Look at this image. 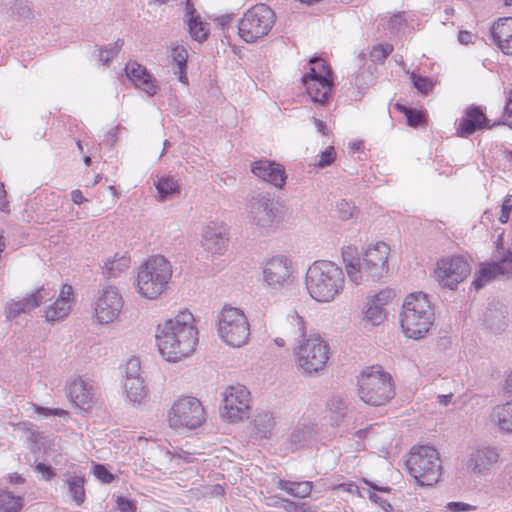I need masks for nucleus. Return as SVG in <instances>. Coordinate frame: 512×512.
Listing matches in <instances>:
<instances>
[{
  "label": "nucleus",
  "instance_id": "nucleus-1",
  "mask_svg": "<svg viewBox=\"0 0 512 512\" xmlns=\"http://www.w3.org/2000/svg\"><path fill=\"white\" fill-rule=\"evenodd\" d=\"M156 344L159 353L168 362H177L191 355L198 343V330L194 316L188 311H180L174 318L158 325Z\"/></svg>",
  "mask_w": 512,
  "mask_h": 512
},
{
  "label": "nucleus",
  "instance_id": "nucleus-2",
  "mask_svg": "<svg viewBox=\"0 0 512 512\" xmlns=\"http://www.w3.org/2000/svg\"><path fill=\"white\" fill-rule=\"evenodd\" d=\"M345 275L331 261H315L307 270L305 285L309 295L317 302H330L342 293Z\"/></svg>",
  "mask_w": 512,
  "mask_h": 512
},
{
  "label": "nucleus",
  "instance_id": "nucleus-3",
  "mask_svg": "<svg viewBox=\"0 0 512 512\" xmlns=\"http://www.w3.org/2000/svg\"><path fill=\"white\" fill-rule=\"evenodd\" d=\"M435 320L429 295L422 291L406 296L400 313V325L405 336L414 340L424 338Z\"/></svg>",
  "mask_w": 512,
  "mask_h": 512
},
{
  "label": "nucleus",
  "instance_id": "nucleus-4",
  "mask_svg": "<svg viewBox=\"0 0 512 512\" xmlns=\"http://www.w3.org/2000/svg\"><path fill=\"white\" fill-rule=\"evenodd\" d=\"M172 277V266L162 255L149 257L137 272V292L149 300L157 299L167 288Z\"/></svg>",
  "mask_w": 512,
  "mask_h": 512
},
{
  "label": "nucleus",
  "instance_id": "nucleus-5",
  "mask_svg": "<svg viewBox=\"0 0 512 512\" xmlns=\"http://www.w3.org/2000/svg\"><path fill=\"white\" fill-rule=\"evenodd\" d=\"M390 248L385 242H377L365 251L362 262L352 259L346 264L349 279L359 285L365 278L367 281H380L388 273V255Z\"/></svg>",
  "mask_w": 512,
  "mask_h": 512
},
{
  "label": "nucleus",
  "instance_id": "nucleus-6",
  "mask_svg": "<svg viewBox=\"0 0 512 512\" xmlns=\"http://www.w3.org/2000/svg\"><path fill=\"white\" fill-rule=\"evenodd\" d=\"M292 322L298 326L303 337L298 350L295 352L297 363L305 374L312 375L322 370L329 359V345L320 335H310L305 338V322L297 312L291 316Z\"/></svg>",
  "mask_w": 512,
  "mask_h": 512
},
{
  "label": "nucleus",
  "instance_id": "nucleus-7",
  "mask_svg": "<svg viewBox=\"0 0 512 512\" xmlns=\"http://www.w3.org/2000/svg\"><path fill=\"white\" fill-rule=\"evenodd\" d=\"M405 465L416 484L422 487L436 484L441 475L440 454L429 445L413 446Z\"/></svg>",
  "mask_w": 512,
  "mask_h": 512
},
{
  "label": "nucleus",
  "instance_id": "nucleus-8",
  "mask_svg": "<svg viewBox=\"0 0 512 512\" xmlns=\"http://www.w3.org/2000/svg\"><path fill=\"white\" fill-rule=\"evenodd\" d=\"M358 394L360 399L368 405L386 404L395 395L391 375L383 371L380 366L368 367L358 377Z\"/></svg>",
  "mask_w": 512,
  "mask_h": 512
},
{
  "label": "nucleus",
  "instance_id": "nucleus-9",
  "mask_svg": "<svg viewBox=\"0 0 512 512\" xmlns=\"http://www.w3.org/2000/svg\"><path fill=\"white\" fill-rule=\"evenodd\" d=\"M217 331L223 342L231 347H241L250 335L249 323L242 310L224 306L217 317Z\"/></svg>",
  "mask_w": 512,
  "mask_h": 512
},
{
  "label": "nucleus",
  "instance_id": "nucleus-10",
  "mask_svg": "<svg viewBox=\"0 0 512 512\" xmlns=\"http://www.w3.org/2000/svg\"><path fill=\"white\" fill-rule=\"evenodd\" d=\"M275 24V13L266 4L260 3L248 9L238 21L240 38L247 43L267 35Z\"/></svg>",
  "mask_w": 512,
  "mask_h": 512
},
{
  "label": "nucleus",
  "instance_id": "nucleus-11",
  "mask_svg": "<svg viewBox=\"0 0 512 512\" xmlns=\"http://www.w3.org/2000/svg\"><path fill=\"white\" fill-rule=\"evenodd\" d=\"M204 421V408L201 402L192 396H185L176 400L169 413V426L175 429L194 430Z\"/></svg>",
  "mask_w": 512,
  "mask_h": 512
},
{
  "label": "nucleus",
  "instance_id": "nucleus-12",
  "mask_svg": "<svg viewBox=\"0 0 512 512\" xmlns=\"http://www.w3.org/2000/svg\"><path fill=\"white\" fill-rule=\"evenodd\" d=\"M471 273V266L462 255H453L437 262L436 279L442 288L456 290Z\"/></svg>",
  "mask_w": 512,
  "mask_h": 512
},
{
  "label": "nucleus",
  "instance_id": "nucleus-13",
  "mask_svg": "<svg viewBox=\"0 0 512 512\" xmlns=\"http://www.w3.org/2000/svg\"><path fill=\"white\" fill-rule=\"evenodd\" d=\"M221 416L230 423L242 420L250 408V392L244 385H231L222 393Z\"/></svg>",
  "mask_w": 512,
  "mask_h": 512
},
{
  "label": "nucleus",
  "instance_id": "nucleus-14",
  "mask_svg": "<svg viewBox=\"0 0 512 512\" xmlns=\"http://www.w3.org/2000/svg\"><path fill=\"white\" fill-rule=\"evenodd\" d=\"M499 276L512 279V250L507 249L497 259L482 262L472 280L476 291L482 289L487 283Z\"/></svg>",
  "mask_w": 512,
  "mask_h": 512
},
{
  "label": "nucleus",
  "instance_id": "nucleus-15",
  "mask_svg": "<svg viewBox=\"0 0 512 512\" xmlns=\"http://www.w3.org/2000/svg\"><path fill=\"white\" fill-rule=\"evenodd\" d=\"M122 308L123 299L119 290L115 286L109 285L103 288L95 302L96 319L101 324L111 323L118 317Z\"/></svg>",
  "mask_w": 512,
  "mask_h": 512
},
{
  "label": "nucleus",
  "instance_id": "nucleus-16",
  "mask_svg": "<svg viewBox=\"0 0 512 512\" xmlns=\"http://www.w3.org/2000/svg\"><path fill=\"white\" fill-rule=\"evenodd\" d=\"M291 261L284 255L268 259L263 268L264 281L273 289H279L291 281Z\"/></svg>",
  "mask_w": 512,
  "mask_h": 512
},
{
  "label": "nucleus",
  "instance_id": "nucleus-17",
  "mask_svg": "<svg viewBox=\"0 0 512 512\" xmlns=\"http://www.w3.org/2000/svg\"><path fill=\"white\" fill-rule=\"evenodd\" d=\"M251 172L259 179L266 181L276 188H282L286 183L284 167L267 159H260L251 164Z\"/></svg>",
  "mask_w": 512,
  "mask_h": 512
},
{
  "label": "nucleus",
  "instance_id": "nucleus-18",
  "mask_svg": "<svg viewBox=\"0 0 512 512\" xmlns=\"http://www.w3.org/2000/svg\"><path fill=\"white\" fill-rule=\"evenodd\" d=\"M49 295V291L44 287H41L18 301L12 300L5 308L6 318L10 320L20 314L31 312L33 309L44 304Z\"/></svg>",
  "mask_w": 512,
  "mask_h": 512
},
{
  "label": "nucleus",
  "instance_id": "nucleus-19",
  "mask_svg": "<svg viewBox=\"0 0 512 512\" xmlns=\"http://www.w3.org/2000/svg\"><path fill=\"white\" fill-rule=\"evenodd\" d=\"M125 73L135 87L142 89L148 96L156 94V80L146 67L136 61H129L125 66Z\"/></svg>",
  "mask_w": 512,
  "mask_h": 512
},
{
  "label": "nucleus",
  "instance_id": "nucleus-20",
  "mask_svg": "<svg viewBox=\"0 0 512 512\" xmlns=\"http://www.w3.org/2000/svg\"><path fill=\"white\" fill-rule=\"evenodd\" d=\"M73 300V287L71 285L64 284L57 299L45 311L46 321L53 324L65 318L70 312Z\"/></svg>",
  "mask_w": 512,
  "mask_h": 512
},
{
  "label": "nucleus",
  "instance_id": "nucleus-21",
  "mask_svg": "<svg viewBox=\"0 0 512 512\" xmlns=\"http://www.w3.org/2000/svg\"><path fill=\"white\" fill-rule=\"evenodd\" d=\"M488 118L478 106H471L465 110L457 127V134L461 137H468L479 129L488 126Z\"/></svg>",
  "mask_w": 512,
  "mask_h": 512
},
{
  "label": "nucleus",
  "instance_id": "nucleus-22",
  "mask_svg": "<svg viewBox=\"0 0 512 512\" xmlns=\"http://www.w3.org/2000/svg\"><path fill=\"white\" fill-rule=\"evenodd\" d=\"M499 454L494 447H482L470 455L468 467L477 474L485 475L498 461Z\"/></svg>",
  "mask_w": 512,
  "mask_h": 512
},
{
  "label": "nucleus",
  "instance_id": "nucleus-23",
  "mask_svg": "<svg viewBox=\"0 0 512 512\" xmlns=\"http://www.w3.org/2000/svg\"><path fill=\"white\" fill-rule=\"evenodd\" d=\"M223 226H206L202 233V246L213 254H223L227 248L228 236Z\"/></svg>",
  "mask_w": 512,
  "mask_h": 512
},
{
  "label": "nucleus",
  "instance_id": "nucleus-24",
  "mask_svg": "<svg viewBox=\"0 0 512 512\" xmlns=\"http://www.w3.org/2000/svg\"><path fill=\"white\" fill-rule=\"evenodd\" d=\"M70 400L79 408H90L93 400V387L81 377L71 381L68 387Z\"/></svg>",
  "mask_w": 512,
  "mask_h": 512
},
{
  "label": "nucleus",
  "instance_id": "nucleus-25",
  "mask_svg": "<svg viewBox=\"0 0 512 512\" xmlns=\"http://www.w3.org/2000/svg\"><path fill=\"white\" fill-rule=\"evenodd\" d=\"M249 205L254 214L263 217H260V221H273L276 217V212H278V208L276 207L273 199L270 198L269 194H257L252 196Z\"/></svg>",
  "mask_w": 512,
  "mask_h": 512
},
{
  "label": "nucleus",
  "instance_id": "nucleus-26",
  "mask_svg": "<svg viewBox=\"0 0 512 512\" xmlns=\"http://www.w3.org/2000/svg\"><path fill=\"white\" fill-rule=\"evenodd\" d=\"M320 81H308L303 84L306 92L315 103H324L330 97L332 78L320 76Z\"/></svg>",
  "mask_w": 512,
  "mask_h": 512
},
{
  "label": "nucleus",
  "instance_id": "nucleus-27",
  "mask_svg": "<svg viewBox=\"0 0 512 512\" xmlns=\"http://www.w3.org/2000/svg\"><path fill=\"white\" fill-rule=\"evenodd\" d=\"M154 186L158 192V199L165 201L180 193L178 180L171 175L157 176L154 180Z\"/></svg>",
  "mask_w": 512,
  "mask_h": 512
},
{
  "label": "nucleus",
  "instance_id": "nucleus-28",
  "mask_svg": "<svg viewBox=\"0 0 512 512\" xmlns=\"http://www.w3.org/2000/svg\"><path fill=\"white\" fill-rule=\"evenodd\" d=\"M85 482V476L78 474L69 475L64 480L68 494L77 506H82L86 500Z\"/></svg>",
  "mask_w": 512,
  "mask_h": 512
},
{
  "label": "nucleus",
  "instance_id": "nucleus-29",
  "mask_svg": "<svg viewBox=\"0 0 512 512\" xmlns=\"http://www.w3.org/2000/svg\"><path fill=\"white\" fill-rule=\"evenodd\" d=\"M171 57L173 60V71L175 75H178V80L184 84L188 83V78L186 75L187 70V59L188 52L187 50L180 45L172 48Z\"/></svg>",
  "mask_w": 512,
  "mask_h": 512
},
{
  "label": "nucleus",
  "instance_id": "nucleus-30",
  "mask_svg": "<svg viewBox=\"0 0 512 512\" xmlns=\"http://www.w3.org/2000/svg\"><path fill=\"white\" fill-rule=\"evenodd\" d=\"M130 265V257L116 253L113 258H107L102 266L103 274L107 278H116Z\"/></svg>",
  "mask_w": 512,
  "mask_h": 512
},
{
  "label": "nucleus",
  "instance_id": "nucleus-31",
  "mask_svg": "<svg viewBox=\"0 0 512 512\" xmlns=\"http://www.w3.org/2000/svg\"><path fill=\"white\" fill-rule=\"evenodd\" d=\"M312 482L310 481H289L280 479L278 481V488L284 490L289 495L298 498H305L311 494Z\"/></svg>",
  "mask_w": 512,
  "mask_h": 512
},
{
  "label": "nucleus",
  "instance_id": "nucleus-32",
  "mask_svg": "<svg viewBox=\"0 0 512 512\" xmlns=\"http://www.w3.org/2000/svg\"><path fill=\"white\" fill-rule=\"evenodd\" d=\"M274 426L275 421L271 412H260L254 418V433L260 438L268 439Z\"/></svg>",
  "mask_w": 512,
  "mask_h": 512
},
{
  "label": "nucleus",
  "instance_id": "nucleus-33",
  "mask_svg": "<svg viewBox=\"0 0 512 512\" xmlns=\"http://www.w3.org/2000/svg\"><path fill=\"white\" fill-rule=\"evenodd\" d=\"M491 37L496 45L512 36V17L499 18L491 27Z\"/></svg>",
  "mask_w": 512,
  "mask_h": 512
},
{
  "label": "nucleus",
  "instance_id": "nucleus-34",
  "mask_svg": "<svg viewBox=\"0 0 512 512\" xmlns=\"http://www.w3.org/2000/svg\"><path fill=\"white\" fill-rule=\"evenodd\" d=\"M309 64V72L302 76L303 84L308 81H320L319 75L332 78V70L323 60L313 57L309 60Z\"/></svg>",
  "mask_w": 512,
  "mask_h": 512
},
{
  "label": "nucleus",
  "instance_id": "nucleus-35",
  "mask_svg": "<svg viewBox=\"0 0 512 512\" xmlns=\"http://www.w3.org/2000/svg\"><path fill=\"white\" fill-rule=\"evenodd\" d=\"M23 505V496L15 495L8 489H0V512H19Z\"/></svg>",
  "mask_w": 512,
  "mask_h": 512
},
{
  "label": "nucleus",
  "instance_id": "nucleus-36",
  "mask_svg": "<svg viewBox=\"0 0 512 512\" xmlns=\"http://www.w3.org/2000/svg\"><path fill=\"white\" fill-rule=\"evenodd\" d=\"M124 389L128 399L133 403H140L146 396V387L143 378L125 379Z\"/></svg>",
  "mask_w": 512,
  "mask_h": 512
},
{
  "label": "nucleus",
  "instance_id": "nucleus-37",
  "mask_svg": "<svg viewBox=\"0 0 512 512\" xmlns=\"http://www.w3.org/2000/svg\"><path fill=\"white\" fill-rule=\"evenodd\" d=\"M498 427L503 433H512V401L496 408Z\"/></svg>",
  "mask_w": 512,
  "mask_h": 512
},
{
  "label": "nucleus",
  "instance_id": "nucleus-38",
  "mask_svg": "<svg viewBox=\"0 0 512 512\" xmlns=\"http://www.w3.org/2000/svg\"><path fill=\"white\" fill-rule=\"evenodd\" d=\"M185 23L188 25L190 36L195 41L202 43L208 38L209 24L202 21L201 16Z\"/></svg>",
  "mask_w": 512,
  "mask_h": 512
},
{
  "label": "nucleus",
  "instance_id": "nucleus-39",
  "mask_svg": "<svg viewBox=\"0 0 512 512\" xmlns=\"http://www.w3.org/2000/svg\"><path fill=\"white\" fill-rule=\"evenodd\" d=\"M327 406L331 412V422L333 426H339L346 416L347 405L340 397H332Z\"/></svg>",
  "mask_w": 512,
  "mask_h": 512
},
{
  "label": "nucleus",
  "instance_id": "nucleus-40",
  "mask_svg": "<svg viewBox=\"0 0 512 512\" xmlns=\"http://www.w3.org/2000/svg\"><path fill=\"white\" fill-rule=\"evenodd\" d=\"M363 314L364 319L374 326L380 324L386 317L384 308L371 300L367 303Z\"/></svg>",
  "mask_w": 512,
  "mask_h": 512
},
{
  "label": "nucleus",
  "instance_id": "nucleus-41",
  "mask_svg": "<svg viewBox=\"0 0 512 512\" xmlns=\"http://www.w3.org/2000/svg\"><path fill=\"white\" fill-rule=\"evenodd\" d=\"M396 107L405 115L409 126L416 128L425 122V115L422 111L400 104H396Z\"/></svg>",
  "mask_w": 512,
  "mask_h": 512
},
{
  "label": "nucleus",
  "instance_id": "nucleus-42",
  "mask_svg": "<svg viewBox=\"0 0 512 512\" xmlns=\"http://www.w3.org/2000/svg\"><path fill=\"white\" fill-rule=\"evenodd\" d=\"M124 41L117 39L113 44L104 46L98 50L99 61L107 65L121 50Z\"/></svg>",
  "mask_w": 512,
  "mask_h": 512
},
{
  "label": "nucleus",
  "instance_id": "nucleus-43",
  "mask_svg": "<svg viewBox=\"0 0 512 512\" xmlns=\"http://www.w3.org/2000/svg\"><path fill=\"white\" fill-rule=\"evenodd\" d=\"M312 437V431L308 427H297L290 435V442L296 448L304 447L308 444Z\"/></svg>",
  "mask_w": 512,
  "mask_h": 512
},
{
  "label": "nucleus",
  "instance_id": "nucleus-44",
  "mask_svg": "<svg viewBox=\"0 0 512 512\" xmlns=\"http://www.w3.org/2000/svg\"><path fill=\"white\" fill-rule=\"evenodd\" d=\"M91 473L103 484H111L117 479V476L102 463H93Z\"/></svg>",
  "mask_w": 512,
  "mask_h": 512
},
{
  "label": "nucleus",
  "instance_id": "nucleus-45",
  "mask_svg": "<svg viewBox=\"0 0 512 512\" xmlns=\"http://www.w3.org/2000/svg\"><path fill=\"white\" fill-rule=\"evenodd\" d=\"M393 49V45L389 43L375 45L370 51V59L373 63L383 64Z\"/></svg>",
  "mask_w": 512,
  "mask_h": 512
},
{
  "label": "nucleus",
  "instance_id": "nucleus-46",
  "mask_svg": "<svg viewBox=\"0 0 512 512\" xmlns=\"http://www.w3.org/2000/svg\"><path fill=\"white\" fill-rule=\"evenodd\" d=\"M10 12L12 16L19 20L29 18L31 9L28 0H14Z\"/></svg>",
  "mask_w": 512,
  "mask_h": 512
},
{
  "label": "nucleus",
  "instance_id": "nucleus-47",
  "mask_svg": "<svg viewBox=\"0 0 512 512\" xmlns=\"http://www.w3.org/2000/svg\"><path fill=\"white\" fill-rule=\"evenodd\" d=\"M33 410L36 414L42 416V417H65L68 415V412L61 408H50L41 406L38 404H33Z\"/></svg>",
  "mask_w": 512,
  "mask_h": 512
},
{
  "label": "nucleus",
  "instance_id": "nucleus-48",
  "mask_svg": "<svg viewBox=\"0 0 512 512\" xmlns=\"http://www.w3.org/2000/svg\"><path fill=\"white\" fill-rule=\"evenodd\" d=\"M34 471L40 474L45 481H51L56 476L55 468L49 463L35 461Z\"/></svg>",
  "mask_w": 512,
  "mask_h": 512
},
{
  "label": "nucleus",
  "instance_id": "nucleus-49",
  "mask_svg": "<svg viewBox=\"0 0 512 512\" xmlns=\"http://www.w3.org/2000/svg\"><path fill=\"white\" fill-rule=\"evenodd\" d=\"M410 79L413 86L421 93H428L432 89V82L427 77L412 73Z\"/></svg>",
  "mask_w": 512,
  "mask_h": 512
},
{
  "label": "nucleus",
  "instance_id": "nucleus-50",
  "mask_svg": "<svg viewBox=\"0 0 512 512\" xmlns=\"http://www.w3.org/2000/svg\"><path fill=\"white\" fill-rule=\"evenodd\" d=\"M116 507L119 512H136V501L125 496H117Z\"/></svg>",
  "mask_w": 512,
  "mask_h": 512
},
{
  "label": "nucleus",
  "instance_id": "nucleus-51",
  "mask_svg": "<svg viewBox=\"0 0 512 512\" xmlns=\"http://www.w3.org/2000/svg\"><path fill=\"white\" fill-rule=\"evenodd\" d=\"M140 360L136 357L130 358L126 363L125 373H126V379L129 378H142L140 376Z\"/></svg>",
  "mask_w": 512,
  "mask_h": 512
},
{
  "label": "nucleus",
  "instance_id": "nucleus-52",
  "mask_svg": "<svg viewBox=\"0 0 512 512\" xmlns=\"http://www.w3.org/2000/svg\"><path fill=\"white\" fill-rule=\"evenodd\" d=\"M512 212V195L508 194L505 196L503 203L500 208L499 221L501 224H505L510 220V214Z\"/></svg>",
  "mask_w": 512,
  "mask_h": 512
},
{
  "label": "nucleus",
  "instance_id": "nucleus-53",
  "mask_svg": "<svg viewBox=\"0 0 512 512\" xmlns=\"http://www.w3.org/2000/svg\"><path fill=\"white\" fill-rule=\"evenodd\" d=\"M336 158V152L333 146L328 147L325 151L321 152L320 159L317 163L319 168L330 166Z\"/></svg>",
  "mask_w": 512,
  "mask_h": 512
},
{
  "label": "nucleus",
  "instance_id": "nucleus-54",
  "mask_svg": "<svg viewBox=\"0 0 512 512\" xmlns=\"http://www.w3.org/2000/svg\"><path fill=\"white\" fill-rule=\"evenodd\" d=\"M337 212L341 220L346 221L353 215L354 206L346 200H341L337 203Z\"/></svg>",
  "mask_w": 512,
  "mask_h": 512
},
{
  "label": "nucleus",
  "instance_id": "nucleus-55",
  "mask_svg": "<svg viewBox=\"0 0 512 512\" xmlns=\"http://www.w3.org/2000/svg\"><path fill=\"white\" fill-rule=\"evenodd\" d=\"M283 508L287 512H309L310 509L306 503L303 502H295L289 499L283 500Z\"/></svg>",
  "mask_w": 512,
  "mask_h": 512
},
{
  "label": "nucleus",
  "instance_id": "nucleus-56",
  "mask_svg": "<svg viewBox=\"0 0 512 512\" xmlns=\"http://www.w3.org/2000/svg\"><path fill=\"white\" fill-rule=\"evenodd\" d=\"M446 508L450 512H470L476 510V506L461 501L448 502Z\"/></svg>",
  "mask_w": 512,
  "mask_h": 512
},
{
  "label": "nucleus",
  "instance_id": "nucleus-57",
  "mask_svg": "<svg viewBox=\"0 0 512 512\" xmlns=\"http://www.w3.org/2000/svg\"><path fill=\"white\" fill-rule=\"evenodd\" d=\"M394 296H395V293L393 290H390V289L381 290L379 293H377L373 296V299L371 301L375 302L376 304L379 303V305L383 307Z\"/></svg>",
  "mask_w": 512,
  "mask_h": 512
},
{
  "label": "nucleus",
  "instance_id": "nucleus-58",
  "mask_svg": "<svg viewBox=\"0 0 512 512\" xmlns=\"http://www.w3.org/2000/svg\"><path fill=\"white\" fill-rule=\"evenodd\" d=\"M369 500L377 505H379L385 512H393V506L382 497L378 496L376 493L368 491Z\"/></svg>",
  "mask_w": 512,
  "mask_h": 512
},
{
  "label": "nucleus",
  "instance_id": "nucleus-59",
  "mask_svg": "<svg viewBox=\"0 0 512 512\" xmlns=\"http://www.w3.org/2000/svg\"><path fill=\"white\" fill-rule=\"evenodd\" d=\"M199 16L194 2L192 0H185L184 22L194 20L195 18H199Z\"/></svg>",
  "mask_w": 512,
  "mask_h": 512
},
{
  "label": "nucleus",
  "instance_id": "nucleus-60",
  "mask_svg": "<svg viewBox=\"0 0 512 512\" xmlns=\"http://www.w3.org/2000/svg\"><path fill=\"white\" fill-rule=\"evenodd\" d=\"M404 18L402 14H395L393 15L389 22H388V28L391 32L397 33L401 27L403 26Z\"/></svg>",
  "mask_w": 512,
  "mask_h": 512
},
{
  "label": "nucleus",
  "instance_id": "nucleus-61",
  "mask_svg": "<svg viewBox=\"0 0 512 512\" xmlns=\"http://www.w3.org/2000/svg\"><path fill=\"white\" fill-rule=\"evenodd\" d=\"M475 38V35L467 30H461L458 34V41L461 44L467 45L469 43L473 42V39Z\"/></svg>",
  "mask_w": 512,
  "mask_h": 512
},
{
  "label": "nucleus",
  "instance_id": "nucleus-62",
  "mask_svg": "<svg viewBox=\"0 0 512 512\" xmlns=\"http://www.w3.org/2000/svg\"><path fill=\"white\" fill-rule=\"evenodd\" d=\"M364 483L370 488V490H372L374 493L375 492H386V493H389L391 491V488L389 486H381V485H378L370 480H367V479H363Z\"/></svg>",
  "mask_w": 512,
  "mask_h": 512
},
{
  "label": "nucleus",
  "instance_id": "nucleus-63",
  "mask_svg": "<svg viewBox=\"0 0 512 512\" xmlns=\"http://www.w3.org/2000/svg\"><path fill=\"white\" fill-rule=\"evenodd\" d=\"M340 488L349 493H357L360 497H362V494L359 491V486L352 481L340 484Z\"/></svg>",
  "mask_w": 512,
  "mask_h": 512
},
{
  "label": "nucleus",
  "instance_id": "nucleus-64",
  "mask_svg": "<svg viewBox=\"0 0 512 512\" xmlns=\"http://www.w3.org/2000/svg\"><path fill=\"white\" fill-rule=\"evenodd\" d=\"M504 112L508 116L512 117V89L508 91L504 106Z\"/></svg>",
  "mask_w": 512,
  "mask_h": 512
}]
</instances>
